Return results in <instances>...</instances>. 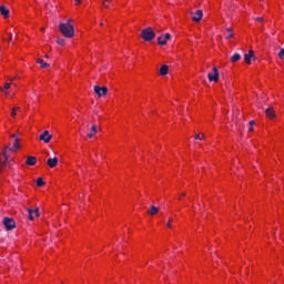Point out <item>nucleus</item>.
Returning <instances> with one entry per match:
<instances>
[{"label": "nucleus", "mask_w": 284, "mask_h": 284, "mask_svg": "<svg viewBox=\"0 0 284 284\" xmlns=\"http://www.w3.org/2000/svg\"><path fill=\"white\" fill-rule=\"evenodd\" d=\"M38 63H39V65H40L42 69L48 68V64L45 63V61H44L43 59H39V60H38Z\"/></svg>", "instance_id": "nucleus-21"}, {"label": "nucleus", "mask_w": 284, "mask_h": 284, "mask_svg": "<svg viewBox=\"0 0 284 284\" xmlns=\"http://www.w3.org/2000/svg\"><path fill=\"white\" fill-rule=\"evenodd\" d=\"M265 114H266L267 119H275V116H276V113L274 112L273 108L266 109Z\"/></svg>", "instance_id": "nucleus-16"}, {"label": "nucleus", "mask_w": 284, "mask_h": 284, "mask_svg": "<svg viewBox=\"0 0 284 284\" xmlns=\"http://www.w3.org/2000/svg\"><path fill=\"white\" fill-rule=\"evenodd\" d=\"M57 43H58L59 45H65V40L59 38V39L57 40Z\"/></svg>", "instance_id": "nucleus-27"}, {"label": "nucleus", "mask_w": 284, "mask_h": 284, "mask_svg": "<svg viewBox=\"0 0 284 284\" xmlns=\"http://www.w3.org/2000/svg\"><path fill=\"white\" fill-rule=\"evenodd\" d=\"M19 110H20L19 106H16V108L12 109V111H11L12 119H14V116H17V112H19Z\"/></svg>", "instance_id": "nucleus-23"}, {"label": "nucleus", "mask_w": 284, "mask_h": 284, "mask_svg": "<svg viewBox=\"0 0 284 284\" xmlns=\"http://www.w3.org/2000/svg\"><path fill=\"white\" fill-rule=\"evenodd\" d=\"M219 69L216 67H213L212 72L207 74V79L211 83H219Z\"/></svg>", "instance_id": "nucleus-4"}, {"label": "nucleus", "mask_w": 284, "mask_h": 284, "mask_svg": "<svg viewBox=\"0 0 284 284\" xmlns=\"http://www.w3.org/2000/svg\"><path fill=\"white\" fill-rule=\"evenodd\" d=\"M75 1V6H81V0H74Z\"/></svg>", "instance_id": "nucleus-31"}, {"label": "nucleus", "mask_w": 284, "mask_h": 284, "mask_svg": "<svg viewBox=\"0 0 284 284\" xmlns=\"http://www.w3.org/2000/svg\"><path fill=\"white\" fill-rule=\"evenodd\" d=\"M27 165H37V158L36 156H32V155H29L27 158V161H26Z\"/></svg>", "instance_id": "nucleus-17"}, {"label": "nucleus", "mask_w": 284, "mask_h": 284, "mask_svg": "<svg viewBox=\"0 0 284 284\" xmlns=\"http://www.w3.org/2000/svg\"><path fill=\"white\" fill-rule=\"evenodd\" d=\"M28 214H29V220L34 221V219L39 217V207H36L34 210L29 209Z\"/></svg>", "instance_id": "nucleus-8"}, {"label": "nucleus", "mask_w": 284, "mask_h": 284, "mask_svg": "<svg viewBox=\"0 0 284 284\" xmlns=\"http://www.w3.org/2000/svg\"><path fill=\"white\" fill-rule=\"evenodd\" d=\"M19 148V138L17 135H11L9 145L0 154V170H3V166L8 163V152H17Z\"/></svg>", "instance_id": "nucleus-1"}, {"label": "nucleus", "mask_w": 284, "mask_h": 284, "mask_svg": "<svg viewBox=\"0 0 284 284\" xmlns=\"http://www.w3.org/2000/svg\"><path fill=\"white\" fill-rule=\"evenodd\" d=\"M94 92L100 98L105 97V94H108V88H105V87H94Z\"/></svg>", "instance_id": "nucleus-6"}, {"label": "nucleus", "mask_w": 284, "mask_h": 284, "mask_svg": "<svg viewBox=\"0 0 284 284\" xmlns=\"http://www.w3.org/2000/svg\"><path fill=\"white\" fill-rule=\"evenodd\" d=\"M232 63H236L237 61H241V54L234 53L231 58Z\"/></svg>", "instance_id": "nucleus-20"}, {"label": "nucleus", "mask_w": 284, "mask_h": 284, "mask_svg": "<svg viewBox=\"0 0 284 284\" xmlns=\"http://www.w3.org/2000/svg\"><path fill=\"white\" fill-rule=\"evenodd\" d=\"M203 19V11L196 10V12L192 13V21H195V23H199Z\"/></svg>", "instance_id": "nucleus-9"}, {"label": "nucleus", "mask_w": 284, "mask_h": 284, "mask_svg": "<svg viewBox=\"0 0 284 284\" xmlns=\"http://www.w3.org/2000/svg\"><path fill=\"white\" fill-rule=\"evenodd\" d=\"M195 139H200L202 141V139H205V135L202 133V134H197L195 135Z\"/></svg>", "instance_id": "nucleus-28"}, {"label": "nucleus", "mask_w": 284, "mask_h": 284, "mask_svg": "<svg viewBox=\"0 0 284 284\" xmlns=\"http://www.w3.org/2000/svg\"><path fill=\"white\" fill-rule=\"evenodd\" d=\"M43 30H45V29H41L42 32H43Z\"/></svg>", "instance_id": "nucleus-33"}, {"label": "nucleus", "mask_w": 284, "mask_h": 284, "mask_svg": "<svg viewBox=\"0 0 284 284\" xmlns=\"http://www.w3.org/2000/svg\"><path fill=\"white\" fill-rule=\"evenodd\" d=\"M108 3H112V0H104L102 2V6L108 9V8H110V6H108Z\"/></svg>", "instance_id": "nucleus-26"}, {"label": "nucleus", "mask_w": 284, "mask_h": 284, "mask_svg": "<svg viewBox=\"0 0 284 284\" xmlns=\"http://www.w3.org/2000/svg\"><path fill=\"white\" fill-rule=\"evenodd\" d=\"M168 72H170V67H168V64H163L160 68V75L165 77V75H168Z\"/></svg>", "instance_id": "nucleus-15"}, {"label": "nucleus", "mask_w": 284, "mask_h": 284, "mask_svg": "<svg viewBox=\"0 0 284 284\" xmlns=\"http://www.w3.org/2000/svg\"><path fill=\"white\" fill-rule=\"evenodd\" d=\"M141 37L143 41L149 42V41H153L154 37H156V33L154 32V30H152V28H146L142 30Z\"/></svg>", "instance_id": "nucleus-3"}, {"label": "nucleus", "mask_w": 284, "mask_h": 284, "mask_svg": "<svg viewBox=\"0 0 284 284\" xmlns=\"http://www.w3.org/2000/svg\"><path fill=\"white\" fill-rule=\"evenodd\" d=\"M10 85H11L10 82H6L4 88L0 87V91L3 92L6 97H12V93L9 92Z\"/></svg>", "instance_id": "nucleus-13"}, {"label": "nucleus", "mask_w": 284, "mask_h": 284, "mask_svg": "<svg viewBox=\"0 0 284 284\" xmlns=\"http://www.w3.org/2000/svg\"><path fill=\"white\" fill-rule=\"evenodd\" d=\"M149 214L151 216L159 214V209H156V206H151V209L149 210Z\"/></svg>", "instance_id": "nucleus-19"}, {"label": "nucleus", "mask_w": 284, "mask_h": 284, "mask_svg": "<svg viewBox=\"0 0 284 284\" xmlns=\"http://www.w3.org/2000/svg\"><path fill=\"white\" fill-rule=\"evenodd\" d=\"M47 165L49 168H57V165H59V158H50V159H48Z\"/></svg>", "instance_id": "nucleus-12"}, {"label": "nucleus", "mask_w": 284, "mask_h": 284, "mask_svg": "<svg viewBox=\"0 0 284 284\" xmlns=\"http://www.w3.org/2000/svg\"><path fill=\"white\" fill-rule=\"evenodd\" d=\"M170 38H171L170 33H166L165 36H160L158 38V43L160 45H165L168 43V41H170Z\"/></svg>", "instance_id": "nucleus-10"}, {"label": "nucleus", "mask_w": 284, "mask_h": 284, "mask_svg": "<svg viewBox=\"0 0 284 284\" xmlns=\"http://www.w3.org/2000/svg\"><path fill=\"white\" fill-rule=\"evenodd\" d=\"M72 19H69L65 23H60L59 30L65 37L67 39H72L74 37V26H72L70 22Z\"/></svg>", "instance_id": "nucleus-2"}, {"label": "nucleus", "mask_w": 284, "mask_h": 284, "mask_svg": "<svg viewBox=\"0 0 284 284\" xmlns=\"http://www.w3.org/2000/svg\"><path fill=\"white\" fill-rule=\"evenodd\" d=\"M89 134H92V131Z\"/></svg>", "instance_id": "nucleus-34"}, {"label": "nucleus", "mask_w": 284, "mask_h": 284, "mask_svg": "<svg viewBox=\"0 0 284 284\" xmlns=\"http://www.w3.org/2000/svg\"><path fill=\"white\" fill-rule=\"evenodd\" d=\"M39 139H40V141L50 143V141H52V135L50 134L49 131H44L42 134H40Z\"/></svg>", "instance_id": "nucleus-7"}, {"label": "nucleus", "mask_w": 284, "mask_h": 284, "mask_svg": "<svg viewBox=\"0 0 284 284\" xmlns=\"http://www.w3.org/2000/svg\"><path fill=\"white\" fill-rule=\"evenodd\" d=\"M252 57H254V51L250 50L248 53L244 54V61L250 65L252 63Z\"/></svg>", "instance_id": "nucleus-14"}, {"label": "nucleus", "mask_w": 284, "mask_h": 284, "mask_svg": "<svg viewBox=\"0 0 284 284\" xmlns=\"http://www.w3.org/2000/svg\"><path fill=\"white\" fill-rule=\"evenodd\" d=\"M229 34L226 36V39H233L234 38V32H232V29H227Z\"/></svg>", "instance_id": "nucleus-25"}, {"label": "nucleus", "mask_w": 284, "mask_h": 284, "mask_svg": "<svg viewBox=\"0 0 284 284\" xmlns=\"http://www.w3.org/2000/svg\"><path fill=\"white\" fill-rule=\"evenodd\" d=\"M172 223H174V219L170 217L169 221H168V223H166V227H168L169 230H172Z\"/></svg>", "instance_id": "nucleus-24"}, {"label": "nucleus", "mask_w": 284, "mask_h": 284, "mask_svg": "<svg viewBox=\"0 0 284 284\" xmlns=\"http://www.w3.org/2000/svg\"><path fill=\"white\" fill-rule=\"evenodd\" d=\"M256 21L263 22V18H256Z\"/></svg>", "instance_id": "nucleus-32"}, {"label": "nucleus", "mask_w": 284, "mask_h": 284, "mask_svg": "<svg viewBox=\"0 0 284 284\" xmlns=\"http://www.w3.org/2000/svg\"><path fill=\"white\" fill-rule=\"evenodd\" d=\"M3 225L7 230V232H10V230H14L17 227V223L12 217H4L3 219Z\"/></svg>", "instance_id": "nucleus-5"}, {"label": "nucleus", "mask_w": 284, "mask_h": 284, "mask_svg": "<svg viewBox=\"0 0 284 284\" xmlns=\"http://www.w3.org/2000/svg\"><path fill=\"white\" fill-rule=\"evenodd\" d=\"M280 59L284 58V49H281L280 53H278Z\"/></svg>", "instance_id": "nucleus-29"}, {"label": "nucleus", "mask_w": 284, "mask_h": 284, "mask_svg": "<svg viewBox=\"0 0 284 284\" xmlns=\"http://www.w3.org/2000/svg\"><path fill=\"white\" fill-rule=\"evenodd\" d=\"M0 14L3 17V19H10V10L6 6L0 7Z\"/></svg>", "instance_id": "nucleus-11"}, {"label": "nucleus", "mask_w": 284, "mask_h": 284, "mask_svg": "<svg viewBox=\"0 0 284 284\" xmlns=\"http://www.w3.org/2000/svg\"><path fill=\"white\" fill-rule=\"evenodd\" d=\"M91 132L92 133H88V135H87L89 139H92L94 136V134H97V125L95 124H93L91 126Z\"/></svg>", "instance_id": "nucleus-18"}, {"label": "nucleus", "mask_w": 284, "mask_h": 284, "mask_svg": "<svg viewBox=\"0 0 284 284\" xmlns=\"http://www.w3.org/2000/svg\"><path fill=\"white\" fill-rule=\"evenodd\" d=\"M37 185H38V187H43V185H45V182H43V179H42V178H39V179L37 180Z\"/></svg>", "instance_id": "nucleus-22"}, {"label": "nucleus", "mask_w": 284, "mask_h": 284, "mask_svg": "<svg viewBox=\"0 0 284 284\" xmlns=\"http://www.w3.org/2000/svg\"><path fill=\"white\" fill-rule=\"evenodd\" d=\"M250 125H251V126H250L248 130H250V132H252V131L254 130V128H252V126L254 125V121H251V122H250Z\"/></svg>", "instance_id": "nucleus-30"}]
</instances>
